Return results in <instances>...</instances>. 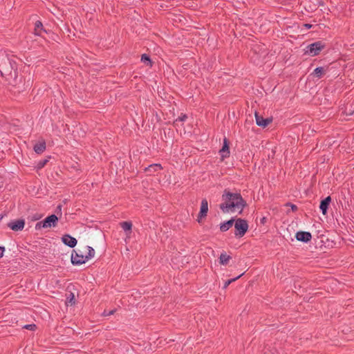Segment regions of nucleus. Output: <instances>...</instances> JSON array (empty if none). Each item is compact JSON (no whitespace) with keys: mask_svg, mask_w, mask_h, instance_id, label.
I'll return each mask as SVG.
<instances>
[{"mask_svg":"<svg viewBox=\"0 0 354 354\" xmlns=\"http://www.w3.org/2000/svg\"><path fill=\"white\" fill-rule=\"evenodd\" d=\"M187 118V116L186 115H183L182 116L179 117L178 118H177L174 122V125L176 126L177 125V122L178 121H184Z\"/></svg>","mask_w":354,"mask_h":354,"instance_id":"nucleus-24","label":"nucleus"},{"mask_svg":"<svg viewBox=\"0 0 354 354\" xmlns=\"http://www.w3.org/2000/svg\"><path fill=\"white\" fill-rule=\"evenodd\" d=\"M208 212V202L206 198L201 201V209L198 214L197 221L198 223H202L203 220L207 216Z\"/></svg>","mask_w":354,"mask_h":354,"instance_id":"nucleus-6","label":"nucleus"},{"mask_svg":"<svg viewBox=\"0 0 354 354\" xmlns=\"http://www.w3.org/2000/svg\"><path fill=\"white\" fill-rule=\"evenodd\" d=\"M244 273H242L241 274H240L239 276H238L237 277H235L234 279H229L227 281H226L224 283V286H223V288L225 289L227 288V286L232 283V282L235 281L236 280H237L238 279H239L241 277H242Z\"/></svg>","mask_w":354,"mask_h":354,"instance_id":"nucleus-22","label":"nucleus"},{"mask_svg":"<svg viewBox=\"0 0 354 354\" xmlns=\"http://www.w3.org/2000/svg\"><path fill=\"white\" fill-rule=\"evenodd\" d=\"M48 162V160H44V161H40L39 163H38V168L41 169L43 167H44V165L46 164V162Z\"/></svg>","mask_w":354,"mask_h":354,"instance_id":"nucleus-28","label":"nucleus"},{"mask_svg":"<svg viewBox=\"0 0 354 354\" xmlns=\"http://www.w3.org/2000/svg\"><path fill=\"white\" fill-rule=\"evenodd\" d=\"M232 257L227 255L226 252H222L219 257V263L223 266L227 265Z\"/></svg>","mask_w":354,"mask_h":354,"instance_id":"nucleus-14","label":"nucleus"},{"mask_svg":"<svg viewBox=\"0 0 354 354\" xmlns=\"http://www.w3.org/2000/svg\"><path fill=\"white\" fill-rule=\"evenodd\" d=\"M162 167L160 164H153L147 167L145 170L151 174L153 172L162 169Z\"/></svg>","mask_w":354,"mask_h":354,"instance_id":"nucleus-17","label":"nucleus"},{"mask_svg":"<svg viewBox=\"0 0 354 354\" xmlns=\"http://www.w3.org/2000/svg\"><path fill=\"white\" fill-rule=\"evenodd\" d=\"M286 206H290L292 211L296 212L298 209V207L297 205L291 203H287Z\"/></svg>","mask_w":354,"mask_h":354,"instance_id":"nucleus-25","label":"nucleus"},{"mask_svg":"<svg viewBox=\"0 0 354 354\" xmlns=\"http://www.w3.org/2000/svg\"><path fill=\"white\" fill-rule=\"evenodd\" d=\"M219 152L222 160L228 157L230 155L229 142L226 138H224L223 145Z\"/></svg>","mask_w":354,"mask_h":354,"instance_id":"nucleus-11","label":"nucleus"},{"mask_svg":"<svg viewBox=\"0 0 354 354\" xmlns=\"http://www.w3.org/2000/svg\"><path fill=\"white\" fill-rule=\"evenodd\" d=\"M25 225L24 219H18L8 223V226L13 231H21Z\"/></svg>","mask_w":354,"mask_h":354,"instance_id":"nucleus-8","label":"nucleus"},{"mask_svg":"<svg viewBox=\"0 0 354 354\" xmlns=\"http://www.w3.org/2000/svg\"><path fill=\"white\" fill-rule=\"evenodd\" d=\"M0 73L8 81L9 84L21 88L20 84L22 82V77L18 76L17 71L13 68L12 64L8 58L1 60Z\"/></svg>","mask_w":354,"mask_h":354,"instance_id":"nucleus-2","label":"nucleus"},{"mask_svg":"<svg viewBox=\"0 0 354 354\" xmlns=\"http://www.w3.org/2000/svg\"><path fill=\"white\" fill-rule=\"evenodd\" d=\"M235 236L242 237L248 230V224L246 220L238 218L234 223Z\"/></svg>","mask_w":354,"mask_h":354,"instance_id":"nucleus-4","label":"nucleus"},{"mask_svg":"<svg viewBox=\"0 0 354 354\" xmlns=\"http://www.w3.org/2000/svg\"><path fill=\"white\" fill-rule=\"evenodd\" d=\"M255 119L257 124L262 127H267L272 122V119H264L261 115H259L257 112H255Z\"/></svg>","mask_w":354,"mask_h":354,"instance_id":"nucleus-10","label":"nucleus"},{"mask_svg":"<svg viewBox=\"0 0 354 354\" xmlns=\"http://www.w3.org/2000/svg\"><path fill=\"white\" fill-rule=\"evenodd\" d=\"M25 328L33 330L35 329L36 326L35 324H28L24 326Z\"/></svg>","mask_w":354,"mask_h":354,"instance_id":"nucleus-27","label":"nucleus"},{"mask_svg":"<svg viewBox=\"0 0 354 354\" xmlns=\"http://www.w3.org/2000/svg\"><path fill=\"white\" fill-rule=\"evenodd\" d=\"M115 312V310H110L109 312H106V310L104 311L103 313V315L104 316H110L111 315H113Z\"/></svg>","mask_w":354,"mask_h":354,"instance_id":"nucleus-26","label":"nucleus"},{"mask_svg":"<svg viewBox=\"0 0 354 354\" xmlns=\"http://www.w3.org/2000/svg\"><path fill=\"white\" fill-rule=\"evenodd\" d=\"M62 239L65 245L71 248H74L77 244V240L68 234L64 235Z\"/></svg>","mask_w":354,"mask_h":354,"instance_id":"nucleus-12","label":"nucleus"},{"mask_svg":"<svg viewBox=\"0 0 354 354\" xmlns=\"http://www.w3.org/2000/svg\"><path fill=\"white\" fill-rule=\"evenodd\" d=\"M46 149V142L45 141L40 142L39 143H37L34 146V151L37 153H43Z\"/></svg>","mask_w":354,"mask_h":354,"instance_id":"nucleus-15","label":"nucleus"},{"mask_svg":"<svg viewBox=\"0 0 354 354\" xmlns=\"http://www.w3.org/2000/svg\"><path fill=\"white\" fill-rule=\"evenodd\" d=\"M62 205H59L57 207V209H56V211L55 212L57 214H60V215H62Z\"/></svg>","mask_w":354,"mask_h":354,"instance_id":"nucleus-30","label":"nucleus"},{"mask_svg":"<svg viewBox=\"0 0 354 354\" xmlns=\"http://www.w3.org/2000/svg\"><path fill=\"white\" fill-rule=\"evenodd\" d=\"M2 218H3V216L0 215V221H1Z\"/></svg>","mask_w":354,"mask_h":354,"instance_id":"nucleus-34","label":"nucleus"},{"mask_svg":"<svg viewBox=\"0 0 354 354\" xmlns=\"http://www.w3.org/2000/svg\"><path fill=\"white\" fill-rule=\"evenodd\" d=\"M58 221V217L55 214H51L50 216H47L43 221V227L48 228L50 227H55L57 225V222Z\"/></svg>","mask_w":354,"mask_h":354,"instance_id":"nucleus-7","label":"nucleus"},{"mask_svg":"<svg viewBox=\"0 0 354 354\" xmlns=\"http://www.w3.org/2000/svg\"><path fill=\"white\" fill-rule=\"evenodd\" d=\"M304 26H305L306 28L309 29L312 27V25L309 24H304Z\"/></svg>","mask_w":354,"mask_h":354,"instance_id":"nucleus-32","label":"nucleus"},{"mask_svg":"<svg viewBox=\"0 0 354 354\" xmlns=\"http://www.w3.org/2000/svg\"><path fill=\"white\" fill-rule=\"evenodd\" d=\"M120 226L124 231L129 232V233L131 232V229H132V223L131 222H130V221L122 222V223H120Z\"/></svg>","mask_w":354,"mask_h":354,"instance_id":"nucleus-20","label":"nucleus"},{"mask_svg":"<svg viewBox=\"0 0 354 354\" xmlns=\"http://www.w3.org/2000/svg\"><path fill=\"white\" fill-rule=\"evenodd\" d=\"M295 237L297 241L302 242H308L312 238V235L308 232H298L296 233Z\"/></svg>","mask_w":354,"mask_h":354,"instance_id":"nucleus-9","label":"nucleus"},{"mask_svg":"<svg viewBox=\"0 0 354 354\" xmlns=\"http://www.w3.org/2000/svg\"><path fill=\"white\" fill-rule=\"evenodd\" d=\"M70 296H71L70 298L69 297L67 298L66 304L72 306V305L75 304V296H74L73 293H72V292H71Z\"/></svg>","mask_w":354,"mask_h":354,"instance_id":"nucleus-23","label":"nucleus"},{"mask_svg":"<svg viewBox=\"0 0 354 354\" xmlns=\"http://www.w3.org/2000/svg\"><path fill=\"white\" fill-rule=\"evenodd\" d=\"M324 44H323L322 41H317L308 46V50L307 52L311 56H315L324 49Z\"/></svg>","mask_w":354,"mask_h":354,"instance_id":"nucleus-5","label":"nucleus"},{"mask_svg":"<svg viewBox=\"0 0 354 354\" xmlns=\"http://www.w3.org/2000/svg\"><path fill=\"white\" fill-rule=\"evenodd\" d=\"M234 222V219L232 218V219L227 221V222L222 223L220 226L221 231L226 232L227 230H228L230 227H232Z\"/></svg>","mask_w":354,"mask_h":354,"instance_id":"nucleus-16","label":"nucleus"},{"mask_svg":"<svg viewBox=\"0 0 354 354\" xmlns=\"http://www.w3.org/2000/svg\"><path fill=\"white\" fill-rule=\"evenodd\" d=\"M325 73L326 70L323 67H317L314 70L313 75L317 78H320Z\"/></svg>","mask_w":354,"mask_h":354,"instance_id":"nucleus-19","label":"nucleus"},{"mask_svg":"<svg viewBox=\"0 0 354 354\" xmlns=\"http://www.w3.org/2000/svg\"><path fill=\"white\" fill-rule=\"evenodd\" d=\"M331 201L330 196H327L325 199L322 200L320 203L319 208L322 212L324 215H326L327 213V209Z\"/></svg>","mask_w":354,"mask_h":354,"instance_id":"nucleus-13","label":"nucleus"},{"mask_svg":"<svg viewBox=\"0 0 354 354\" xmlns=\"http://www.w3.org/2000/svg\"><path fill=\"white\" fill-rule=\"evenodd\" d=\"M43 221H40V222H38L36 225H35V229L36 230H40L43 227Z\"/></svg>","mask_w":354,"mask_h":354,"instance_id":"nucleus-29","label":"nucleus"},{"mask_svg":"<svg viewBox=\"0 0 354 354\" xmlns=\"http://www.w3.org/2000/svg\"><path fill=\"white\" fill-rule=\"evenodd\" d=\"M223 203L219 207L223 213L236 212L242 213L243 208L247 205L246 201L239 193H232L225 189L222 195Z\"/></svg>","mask_w":354,"mask_h":354,"instance_id":"nucleus-1","label":"nucleus"},{"mask_svg":"<svg viewBox=\"0 0 354 354\" xmlns=\"http://www.w3.org/2000/svg\"><path fill=\"white\" fill-rule=\"evenodd\" d=\"M75 254H72L71 261L73 264H82L95 255L94 249L87 245H82L77 251H74Z\"/></svg>","mask_w":354,"mask_h":354,"instance_id":"nucleus-3","label":"nucleus"},{"mask_svg":"<svg viewBox=\"0 0 354 354\" xmlns=\"http://www.w3.org/2000/svg\"><path fill=\"white\" fill-rule=\"evenodd\" d=\"M44 31L43 24L40 21H37L35 24L34 32L36 35H41V32Z\"/></svg>","mask_w":354,"mask_h":354,"instance_id":"nucleus-18","label":"nucleus"},{"mask_svg":"<svg viewBox=\"0 0 354 354\" xmlns=\"http://www.w3.org/2000/svg\"><path fill=\"white\" fill-rule=\"evenodd\" d=\"M265 220H266V218H263L262 220H261V223H264L265 222Z\"/></svg>","mask_w":354,"mask_h":354,"instance_id":"nucleus-33","label":"nucleus"},{"mask_svg":"<svg viewBox=\"0 0 354 354\" xmlns=\"http://www.w3.org/2000/svg\"><path fill=\"white\" fill-rule=\"evenodd\" d=\"M3 252H4V248L3 247H0V258H1L3 257Z\"/></svg>","mask_w":354,"mask_h":354,"instance_id":"nucleus-31","label":"nucleus"},{"mask_svg":"<svg viewBox=\"0 0 354 354\" xmlns=\"http://www.w3.org/2000/svg\"><path fill=\"white\" fill-rule=\"evenodd\" d=\"M141 61L147 66H152V62L147 55L143 54L141 57Z\"/></svg>","mask_w":354,"mask_h":354,"instance_id":"nucleus-21","label":"nucleus"}]
</instances>
